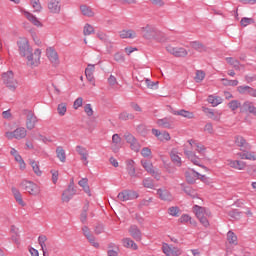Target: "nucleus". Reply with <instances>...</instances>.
<instances>
[{"label":"nucleus","instance_id":"obj_17","mask_svg":"<svg viewBox=\"0 0 256 256\" xmlns=\"http://www.w3.org/2000/svg\"><path fill=\"white\" fill-rule=\"evenodd\" d=\"M76 193H77V190L75 189V186L73 185V181H72L68 186V188L62 194L63 203H69L71 199H73V196L76 195Z\"/></svg>","mask_w":256,"mask_h":256},{"label":"nucleus","instance_id":"obj_42","mask_svg":"<svg viewBox=\"0 0 256 256\" xmlns=\"http://www.w3.org/2000/svg\"><path fill=\"white\" fill-rule=\"evenodd\" d=\"M57 113L59 117H65V115H67V102H61L58 104Z\"/></svg>","mask_w":256,"mask_h":256},{"label":"nucleus","instance_id":"obj_56","mask_svg":"<svg viewBox=\"0 0 256 256\" xmlns=\"http://www.w3.org/2000/svg\"><path fill=\"white\" fill-rule=\"evenodd\" d=\"M142 183H143V187H145L146 189H153L155 187V184L153 183V179L151 178H145Z\"/></svg>","mask_w":256,"mask_h":256},{"label":"nucleus","instance_id":"obj_16","mask_svg":"<svg viewBox=\"0 0 256 256\" xmlns=\"http://www.w3.org/2000/svg\"><path fill=\"white\" fill-rule=\"evenodd\" d=\"M202 111H203V113H205V115L208 119H211L212 121H221V117L223 115V112H221V110L202 108Z\"/></svg>","mask_w":256,"mask_h":256},{"label":"nucleus","instance_id":"obj_27","mask_svg":"<svg viewBox=\"0 0 256 256\" xmlns=\"http://www.w3.org/2000/svg\"><path fill=\"white\" fill-rule=\"evenodd\" d=\"M119 37L121 39H136L137 32L132 29H125L119 32Z\"/></svg>","mask_w":256,"mask_h":256},{"label":"nucleus","instance_id":"obj_19","mask_svg":"<svg viewBox=\"0 0 256 256\" xmlns=\"http://www.w3.org/2000/svg\"><path fill=\"white\" fill-rule=\"evenodd\" d=\"M20 12L22 13L25 18L32 23V25H35V27H43V23L39 18H37L35 15H33L31 12L21 9Z\"/></svg>","mask_w":256,"mask_h":256},{"label":"nucleus","instance_id":"obj_55","mask_svg":"<svg viewBox=\"0 0 256 256\" xmlns=\"http://www.w3.org/2000/svg\"><path fill=\"white\" fill-rule=\"evenodd\" d=\"M228 107H229V109H231V111H237V109H239V107H241V102H239L237 100H232L228 103Z\"/></svg>","mask_w":256,"mask_h":256},{"label":"nucleus","instance_id":"obj_57","mask_svg":"<svg viewBox=\"0 0 256 256\" xmlns=\"http://www.w3.org/2000/svg\"><path fill=\"white\" fill-rule=\"evenodd\" d=\"M253 23H255V20H253V18H247V17L242 18L240 21V24L242 27H247L248 25H253Z\"/></svg>","mask_w":256,"mask_h":256},{"label":"nucleus","instance_id":"obj_20","mask_svg":"<svg viewBox=\"0 0 256 256\" xmlns=\"http://www.w3.org/2000/svg\"><path fill=\"white\" fill-rule=\"evenodd\" d=\"M10 155H13L14 160L19 165L20 171H25L27 169V163H25V160H23V157L19 155V151L15 148H11Z\"/></svg>","mask_w":256,"mask_h":256},{"label":"nucleus","instance_id":"obj_49","mask_svg":"<svg viewBox=\"0 0 256 256\" xmlns=\"http://www.w3.org/2000/svg\"><path fill=\"white\" fill-rule=\"evenodd\" d=\"M227 241L230 243V245H237V235H235L233 231H229L227 233Z\"/></svg>","mask_w":256,"mask_h":256},{"label":"nucleus","instance_id":"obj_4","mask_svg":"<svg viewBox=\"0 0 256 256\" xmlns=\"http://www.w3.org/2000/svg\"><path fill=\"white\" fill-rule=\"evenodd\" d=\"M23 115L25 117V126L28 131H33L35 127H37V123H39V118L35 115V112L29 109L23 110Z\"/></svg>","mask_w":256,"mask_h":256},{"label":"nucleus","instance_id":"obj_28","mask_svg":"<svg viewBox=\"0 0 256 256\" xmlns=\"http://www.w3.org/2000/svg\"><path fill=\"white\" fill-rule=\"evenodd\" d=\"M170 159L174 163V165H176V167H181L183 162L181 160V156H179V151H177V149L174 148L171 150Z\"/></svg>","mask_w":256,"mask_h":256},{"label":"nucleus","instance_id":"obj_2","mask_svg":"<svg viewBox=\"0 0 256 256\" xmlns=\"http://www.w3.org/2000/svg\"><path fill=\"white\" fill-rule=\"evenodd\" d=\"M43 55V50L41 48H35L30 51L24 58L26 59V65L30 69H35L41 65V57Z\"/></svg>","mask_w":256,"mask_h":256},{"label":"nucleus","instance_id":"obj_10","mask_svg":"<svg viewBox=\"0 0 256 256\" xmlns=\"http://www.w3.org/2000/svg\"><path fill=\"white\" fill-rule=\"evenodd\" d=\"M162 252L166 256H181L183 255V250L177 246H173L172 244L163 243L162 244Z\"/></svg>","mask_w":256,"mask_h":256},{"label":"nucleus","instance_id":"obj_54","mask_svg":"<svg viewBox=\"0 0 256 256\" xmlns=\"http://www.w3.org/2000/svg\"><path fill=\"white\" fill-rule=\"evenodd\" d=\"M205 79V72L202 70H197L196 71V76L194 77V81L196 83H201Z\"/></svg>","mask_w":256,"mask_h":256},{"label":"nucleus","instance_id":"obj_39","mask_svg":"<svg viewBox=\"0 0 256 256\" xmlns=\"http://www.w3.org/2000/svg\"><path fill=\"white\" fill-rule=\"evenodd\" d=\"M156 125L162 129H173L171 122L167 118L157 120Z\"/></svg>","mask_w":256,"mask_h":256},{"label":"nucleus","instance_id":"obj_34","mask_svg":"<svg viewBox=\"0 0 256 256\" xmlns=\"http://www.w3.org/2000/svg\"><path fill=\"white\" fill-rule=\"evenodd\" d=\"M235 143L237 147H240L241 149H249L250 147L247 140L243 136H236Z\"/></svg>","mask_w":256,"mask_h":256},{"label":"nucleus","instance_id":"obj_62","mask_svg":"<svg viewBox=\"0 0 256 256\" xmlns=\"http://www.w3.org/2000/svg\"><path fill=\"white\" fill-rule=\"evenodd\" d=\"M194 150H196L197 153H205V151H207V148L205 147V145L198 142Z\"/></svg>","mask_w":256,"mask_h":256},{"label":"nucleus","instance_id":"obj_5","mask_svg":"<svg viewBox=\"0 0 256 256\" xmlns=\"http://www.w3.org/2000/svg\"><path fill=\"white\" fill-rule=\"evenodd\" d=\"M20 187H22V189H24V191L29 195H32V197H38V195H41V186L33 181L24 180L21 182Z\"/></svg>","mask_w":256,"mask_h":256},{"label":"nucleus","instance_id":"obj_30","mask_svg":"<svg viewBox=\"0 0 256 256\" xmlns=\"http://www.w3.org/2000/svg\"><path fill=\"white\" fill-rule=\"evenodd\" d=\"M128 233L135 239V241H141V230L136 225L130 226Z\"/></svg>","mask_w":256,"mask_h":256},{"label":"nucleus","instance_id":"obj_1","mask_svg":"<svg viewBox=\"0 0 256 256\" xmlns=\"http://www.w3.org/2000/svg\"><path fill=\"white\" fill-rule=\"evenodd\" d=\"M141 33H142V37H144V39H153L154 41H157L158 43H164V41H165V34L153 25L148 24V25L142 27Z\"/></svg>","mask_w":256,"mask_h":256},{"label":"nucleus","instance_id":"obj_36","mask_svg":"<svg viewBox=\"0 0 256 256\" xmlns=\"http://www.w3.org/2000/svg\"><path fill=\"white\" fill-rule=\"evenodd\" d=\"M30 167H32L33 172L37 177H41L43 175V170L39 166V162L35 160H30Z\"/></svg>","mask_w":256,"mask_h":256},{"label":"nucleus","instance_id":"obj_50","mask_svg":"<svg viewBox=\"0 0 256 256\" xmlns=\"http://www.w3.org/2000/svg\"><path fill=\"white\" fill-rule=\"evenodd\" d=\"M129 145L132 151H134L135 153H139L141 145L139 144V142H137V139L134 138L132 142H129Z\"/></svg>","mask_w":256,"mask_h":256},{"label":"nucleus","instance_id":"obj_46","mask_svg":"<svg viewBox=\"0 0 256 256\" xmlns=\"http://www.w3.org/2000/svg\"><path fill=\"white\" fill-rule=\"evenodd\" d=\"M243 109H245L248 113H252L253 115H256V107L251 102H245L243 104Z\"/></svg>","mask_w":256,"mask_h":256},{"label":"nucleus","instance_id":"obj_18","mask_svg":"<svg viewBox=\"0 0 256 256\" xmlns=\"http://www.w3.org/2000/svg\"><path fill=\"white\" fill-rule=\"evenodd\" d=\"M152 135L156 137L158 141L162 143H167V141H171V134L167 131H160L159 129H152Z\"/></svg>","mask_w":256,"mask_h":256},{"label":"nucleus","instance_id":"obj_43","mask_svg":"<svg viewBox=\"0 0 256 256\" xmlns=\"http://www.w3.org/2000/svg\"><path fill=\"white\" fill-rule=\"evenodd\" d=\"M30 5L34 9V13H41V11H43L40 0H30Z\"/></svg>","mask_w":256,"mask_h":256},{"label":"nucleus","instance_id":"obj_41","mask_svg":"<svg viewBox=\"0 0 256 256\" xmlns=\"http://www.w3.org/2000/svg\"><path fill=\"white\" fill-rule=\"evenodd\" d=\"M191 47L192 49H195V51H198L199 53H205V51H207V47H205V45H203V43L201 42H191Z\"/></svg>","mask_w":256,"mask_h":256},{"label":"nucleus","instance_id":"obj_21","mask_svg":"<svg viewBox=\"0 0 256 256\" xmlns=\"http://www.w3.org/2000/svg\"><path fill=\"white\" fill-rule=\"evenodd\" d=\"M185 179L187 183L193 185V183H196L199 180V172L195 171L192 168H189L185 172Z\"/></svg>","mask_w":256,"mask_h":256},{"label":"nucleus","instance_id":"obj_15","mask_svg":"<svg viewBox=\"0 0 256 256\" xmlns=\"http://www.w3.org/2000/svg\"><path fill=\"white\" fill-rule=\"evenodd\" d=\"M226 165L236 171H245L247 169V163L241 160L227 159Z\"/></svg>","mask_w":256,"mask_h":256},{"label":"nucleus","instance_id":"obj_51","mask_svg":"<svg viewBox=\"0 0 256 256\" xmlns=\"http://www.w3.org/2000/svg\"><path fill=\"white\" fill-rule=\"evenodd\" d=\"M226 62L229 65H232L234 67V69H237V70L241 69V66L239 65V61L235 60V58H233V57H227Z\"/></svg>","mask_w":256,"mask_h":256},{"label":"nucleus","instance_id":"obj_40","mask_svg":"<svg viewBox=\"0 0 256 256\" xmlns=\"http://www.w3.org/2000/svg\"><path fill=\"white\" fill-rule=\"evenodd\" d=\"M121 145V136L119 134H114L112 136V149L113 151H119V146Z\"/></svg>","mask_w":256,"mask_h":256},{"label":"nucleus","instance_id":"obj_14","mask_svg":"<svg viewBox=\"0 0 256 256\" xmlns=\"http://www.w3.org/2000/svg\"><path fill=\"white\" fill-rule=\"evenodd\" d=\"M184 155L188 160L193 163V165H196L197 167H202V169H207V167L201 164V158H199L198 155L192 150L185 149Z\"/></svg>","mask_w":256,"mask_h":256},{"label":"nucleus","instance_id":"obj_64","mask_svg":"<svg viewBox=\"0 0 256 256\" xmlns=\"http://www.w3.org/2000/svg\"><path fill=\"white\" fill-rule=\"evenodd\" d=\"M197 143L198 142L196 140L190 139L186 142L185 147L186 149H188V147H191V149H195V147H197Z\"/></svg>","mask_w":256,"mask_h":256},{"label":"nucleus","instance_id":"obj_9","mask_svg":"<svg viewBox=\"0 0 256 256\" xmlns=\"http://www.w3.org/2000/svg\"><path fill=\"white\" fill-rule=\"evenodd\" d=\"M6 139H17L20 141V139H25L27 137V128L25 127H18L14 131H7L5 132Z\"/></svg>","mask_w":256,"mask_h":256},{"label":"nucleus","instance_id":"obj_3","mask_svg":"<svg viewBox=\"0 0 256 256\" xmlns=\"http://www.w3.org/2000/svg\"><path fill=\"white\" fill-rule=\"evenodd\" d=\"M193 213L196 215L198 221L203 227H209V217H211V211L205 207L195 205L193 207Z\"/></svg>","mask_w":256,"mask_h":256},{"label":"nucleus","instance_id":"obj_53","mask_svg":"<svg viewBox=\"0 0 256 256\" xmlns=\"http://www.w3.org/2000/svg\"><path fill=\"white\" fill-rule=\"evenodd\" d=\"M83 33L84 35H93V33H95V28L91 24L86 23L84 26Z\"/></svg>","mask_w":256,"mask_h":256},{"label":"nucleus","instance_id":"obj_29","mask_svg":"<svg viewBox=\"0 0 256 256\" xmlns=\"http://www.w3.org/2000/svg\"><path fill=\"white\" fill-rule=\"evenodd\" d=\"M122 245L126 249H132V251H137V249H139L137 243H135V241H133L131 238H123Z\"/></svg>","mask_w":256,"mask_h":256},{"label":"nucleus","instance_id":"obj_44","mask_svg":"<svg viewBox=\"0 0 256 256\" xmlns=\"http://www.w3.org/2000/svg\"><path fill=\"white\" fill-rule=\"evenodd\" d=\"M220 81L224 87H237V85H239V80H229L227 78H222Z\"/></svg>","mask_w":256,"mask_h":256},{"label":"nucleus","instance_id":"obj_13","mask_svg":"<svg viewBox=\"0 0 256 256\" xmlns=\"http://www.w3.org/2000/svg\"><path fill=\"white\" fill-rule=\"evenodd\" d=\"M166 51L170 53V55H174V57H187L189 54L185 48L175 47L171 44L166 46Z\"/></svg>","mask_w":256,"mask_h":256},{"label":"nucleus","instance_id":"obj_6","mask_svg":"<svg viewBox=\"0 0 256 256\" xmlns=\"http://www.w3.org/2000/svg\"><path fill=\"white\" fill-rule=\"evenodd\" d=\"M140 164L147 173L154 177V179H157V181L161 179V170L154 168L152 161L143 159L140 161Z\"/></svg>","mask_w":256,"mask_h":256},{"label":"nucleus","instance_id":"obj_60","mask_svg":"<svg viewBox=\"0 0 256 256\" xmlns=\"http://www.w3.org/2000/svg\"><path fill=\"white\" fill-rule=\"evenodd\" d=\"M113 57L117 63L125 62V56L121 52H116Z\"/></svg>","mask_w":256,"mask_h":256},{"label":"nucleus","instance_id":"obj_25","mask_svg":"<svg viewBox=\"0 0 256 256\" xmlns=\"http://www.w3.org/2000/svg\"><path fill=\"white\" fill-rule=\"evenodd\" d=\"M93 73H95V65L88 64L87 68L85 69V76L87 80L95 86V77L93 76Z\"/></svg>","mask_w":256,"mask_h":256},{"label":"nucleus","instance_id":"obj_8","mask_svg":"<svg viewBox=\"0 0 256 256\" xmlns=\"http://www.w3.org/2000/svg\"><path fill=\"white\" fill-rule=\"evenodd\" d=\"M16 45L18 47V53L21 57H25L33 50V48H31V44H29V39L25 37H20L16 42Z\"/></svg>","mask_w":256,"mask_h":256},{"label":"nucleus","instance_id":"obj_33","mask_svg":"<svg viewBox=\"0 0 256 256\" xmlns=\"http://www.w3.org/2000/svg\"><path fill=\"white\" fill-rule=\"evenodd\" d=\"M12 195L15 198L16 202L21 205V207H25V201H23V196L17 188H12Z\"/></svg>","mask_w":256,"mask_h":256},{"label":"nucleus","instance_id":"obj_52","mask_svg":"<svg viewBox=\"0 0 256 256\" xmlns=\"http://www.w3.org/2000/svg\"><path fill=\"white\" fill-rule=\"evenodd\" d=\"M87 240L90 243V245L94 247V249H99L101 247V244H99V241H97V238H95V236H89Z\"/></svg>","mask_w":256,"mask_h":256},{"label":"nucleus","instance_id":"obj_35","mask_svg":"<svg viewBox=\"0 0 256 256\" xmlns=\"http://www.w3.org/2000/svg\"><path fill=\"white\" fill-rule=\"evenodd\" d=\"M78 185L82 187L83 191L91 197V188L89 187V179L87 178H82L79 182Z\"/></svg>","mask_w":256,"mask_h":256},{"label":"nucleus","instance_id":"obj_31","mask_svg":"<svg viewBox=\"0 0 256 256\" xmlns=\"http://www.w3.org/2000/svg\"><path fill=\"white\" fill-rule=\"evenodd\" d=\"M80 11L84 17H89V18L95 17V11H93V8H91L90 6L81 5Z\"/></svg>","mask_w":256,"mask_h":256},{"label":"nucleus","instance_id":"obj_22","mask_svg":"<svg viewBox=\"0 0 256 256\" xmlns=\"http://www.w3.org/2000/svg\"><path fill=\"white\" fill-rule=\"evenodd\" d=\"M76 153L80 155L82 163L89 165V151L83 146H76Z\"/></svg>","mask_w":256,"mask_h":256},{"label":"nucleus","instance_id":"obj_24","mask_svg":"<svg viewBox=\"0 0 256 256\" xmlns=\"http://www.w3.org/2000/svg\"><path fill=\"white\" fill-rule=\"evenodd\" d=\"M237 157H239V159L246 160V161H256V152H253V151L238 152Z\"/></svg>","mask_w":256,"mask_h":256},{"label":"nucleus","instance_id":"obj_38","mask_svg":"<svg viewBox=\"0 0 256 256\" xmlns=\"http://www.w3.org/2000/svg\"><path fill=\"white\" fill-rule=\"evenodd\" d=\"M56 157L61 163H65V161H67V155L65 154V149H63V147L58 146L56 148Z\"/></svg>","mask_w":256,"mask_h":256},{"label":"nucleus","instance_id":"obj_45","mask_svg":"<svg viewBox=\"0 0 256 256\" xmlns=\"http://www.w3.org/2000/svg\"><path fill=\"white\" fill-rule=\"evenodd\" d=\"M180 223H190V225H197V222L191 218L189 214H183L179 218Z\"/></svg>","mask_w":256,"mask_h":256},{"label":"nucleus","instance_id":"obj_26","mask_svg":"<svg viewBox=\"0 0 256 256\" xmlns=\"http://www.w3.org/2000/svg\"><path fill=\"white\" fill-rule=\"evenodd\" d=\"M48 10L53 14L61 13V4H59V0H50L48 3Z\"/></svg>","mask_w":256,"mask_h":256},{"label":"nucleus","instance_id":"obj_61","mask_svg":"<svg viewBox=\"0 0 256 256\" xmlns=\"http://www.w3.org/2000/svg\"><path fill=\"white\" fill-rule=\"evenodd\" d=\"M87 211H89V205H86L80 215V220L82 223H85L87 221Z\"/></svg>","mask_w":256,"mask_h":256},{"label":"nucleus","instance_id":"obj_11","mask_svg":"<svg viewBox=\"0 0 256 256\" xmlns=\"http://www.w3.org/2000/svg\"><path fill=\"white\" fill-rule=\"evenodd\" d=\"M46 57L48 61L53 65V67H59L61 61L59 60V54L57 53V50H55L53 47H49L46 49Z\"/></svg>","mask_w":256,"mask_h":256},{"label":"nucleus","instance_id":"obj_48","mask_svg":"<svg viewBox=\"0 0 256 256\" xmlns=\"http://www.w3.org/2000/svg\"><path fill=\"white\" fill-rule=\"evenodd\" d=\"M141 155L145 159H153V152L150 150L149 147L142 148Z\"/></svg>","mask_w":256,"mask_h":256},{"label":"nucleus","instance_id":"obj_63","mask_svg":"<svg viewBox=\"0 0 256 256\" xmlns=\"http://www.w3.org/2000/svg\"><path fill=\"white\" fill-rule=\"evenodd\" d=\"M229 217H231L232 219H241V212L237 211V210H233L229 212Z\"/></svg>","mask_w":256,"mask_h":256},{"label":"nucleus","instance_id":"obj_23","mask_svg":"<svg viewBox=\"0 0 256 256\" xmlns=\"http://www.w3.org/2000/svg\"><path fill=\"white\" fill-rule=\"evenodd\" d=\"M157 195L161 201H173V194H171L167 189H158Z\"/></svg>","mask_w":256,"mask_h":256},{"label":"nucleus","instance_id":"obj_37","mask_svg":"<svg viewBox=\"0 0 256 256\" xmlns=\"http://www.w3.org/2000/svg\"><path fill=\"white\" fill-rule=\"evenodd\" d=\"M208 103L212 105V107H217V105H221L223 103V98L215 95L208 96Z\"/></svg>","mask_w":256,"mask_h":256},{"label":"nucleus","instance_id":"obj_12","mask_svg":"<svg viewBox=\"0 0 256 256\" xmlns=\"http://www.w3.org/2000/svg\"><path fill=\"white\" fill-rule=\"evenodd\" d=\"M139 193L133 190H124L118 193L117 199L125 202V201H133V199H138Z\"/></svg>","mask_w":256,"mask_h":256},{"label":"nucleus","instance_id":"obj_59","mask_svg":"<svg viewBox=\"0 0 256 256\" xmlns=\"http://www.w3.org/2000/svg\"><path fill=\"white\" fill-rule=\"evenodd\" d=\"M81 107H83V97H78L73 103V109L77 111Z\"/></svg>","mask_w":256,"mask_h":256},{"label":"nucleus","instance_id":"obj_47","mask_svg":"<svg viewBox=\"0 0 256 256\" xmlns=\"http://www.w3.org/2000/svg\"><path fill=\"white\" fill-rule=\"evenodd\" d=\"M168 214L171 217H179V215H181V209H179L177 206H171L168 208Z\"/></svg>","mask_w":256,"mask_h":256},{"label":"nucleus","instance_id":"obj_32","mask_svg":"<svg viewBox=\"0 0 256 256\" xmlns=\"http://www.w3.org/2000/svg\"><path fill=\"white\" fill-rule=\"evenodd\" d=\"M173 115H179L180 117H184L185 119H194L195 114L193 112L187 110H175L172 112Z\"/></svg>","mask_w":256,"mask_h":256},{"label":"nucleus","instance_id":"obj_7","mask_svg":"<svg viewBox=\"0 0 256 256\" xmlns=\"http://www.w3.org/2000/svg\"><path fill=\"white\" fill-rule=\"evenodd\" d=\"M2 81L4 85H6L7 89L10 91H15L17 89L19 83L17 82V79H15V76L13 75L12 71H8L2 74Z\"/></svg>","mask_w":256,"mask_h":256},{"label":"nucleus","instance_id":"obj_58","mask_svg":"<svg viewBox=\"0 0 256 256\" xmlns=\"http://www.w3.org/2000/svg\"><path fill=\"white\" fill-rule=\"evenodd\" d=\"M84 113H86V115L88 116V117H93V115H94V111H93V106L91 105V104H86L85 106H84Z\"/></svg>","mask_w":256,"mask_h":256}]
</instances>
